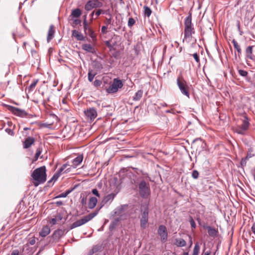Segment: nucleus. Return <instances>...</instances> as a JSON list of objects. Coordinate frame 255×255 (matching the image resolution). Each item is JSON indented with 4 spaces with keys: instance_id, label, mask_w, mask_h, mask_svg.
I'll return each mask as SVG.
<instances>
[{
    "instance_id": "5701e85b",
    "label": "nucleus",
    "mask_w": 255,
    "mask_h": 255,
    "mask_svg": "<svg viewBox=\"0 0 255 255\" xmlns=\"http://www.w3.org/2000/svg\"><path fill=\"white\" fill-rule=\"evenodd\" d=\"M34 142V139L32 137L28 136L23 142V147L24 148H29Z\"/></svg>"
},
{
    "instance_id": "0e129e2a",
    "label": "nucleus",
    "mask_w": 255,
    "mask_h": 255,
    "mask_svg": "<svg viewBox=\"0 0 255 255\" xmlns=\"http://www.w3.org/2000/svg\"><path fill=\"white\" fill-rule=\"evenodd\" d=\"M50 223L52 224V225H54L57 223V219L56 218H52L50 221Z\"/></svg>"
},
{
    "instance_id": "680f3d73",
    "label": "nucleus",
    "mask_w": 255,
    "mask_h": 255,
    "mask_svg": "<svg viewBox=\"0 0 255 255\" xmlns=\"http://www.w3.org/2000/svg\"><path fill=\"white\" fill-rule=\"evenodd\" d=\"M53 123H52L51 124L43 123L42 124L41 126L48 128H50L52 125H53Z\"/></svg>"
},
{
    "instance_id": "4c0bfd02",
    "label": "nucleus",
    "mask_w": 255,
    "mask_h": 255,
    "mask_svg": "<svg viewBox=\"0 0 255 255\" xmlns=\"http://www.w3.org/2000/svg\"><path fill=\"white\" fill-rule=\"evenodd\" d=\"M92 70L91 69H89L88 73V80L91 82L93 81V79H94L95 75L97 74V73H92Z\"/></svg>"
},
{
    "instance_id": "a18cd8bd",
    "label": "nucleus",
    "mask_w": 255,
    "mask_h": 255,
    "mask_svg": "<svg viewBox=\"0 0 255 255\" xmlns=\"http://www.w3.org/2000/svg\"><path fill=\"white\" fill-rule=\"evenodd\" d=\"M135 23V20L132 17L128 18V25L129 27H131Z\"/></svg>"
},
{
    "instance_id": "aec40b11",
    "label": "nucleus",
    "mask_w": 255,
    "mask_h": 255,
    "mask_svg": "<svg viewBox=\"0 0 255 255\" xmlns=\"http://www.w3.org/2000/svg\"><path fill=\"white\" fill-rule=\"evenodd\" d=\"M72 35L73 36L75 37L77 40L84 41L85 40V36H84L83 34L76 30H72Z\"/></svg>"
},
{
    "instance_id": "37998d69",
    "label": "nucleus",
    "mask_w": 255,
    "mask_h": 255,
    "mask_svg": "<svg viewBox=\"0 0 255 255\" xmlns=\"http://www.w3.org/2000/svg\"><path fill=\"white\" fill-rule=\"evenodd\" d=\"M112 40V39H111L110 40H107V41H105V45L106 46L110 49V50H111L113 47L116 44V42H114V43L113 44H111V41Z\"/></svg>"
},
{
    "instance_id": "f704fd0d",
    "label": "nucleus",
    "mask_w": 255,
    "mask_h": 255,
    "mask_svg": "<svg viewBox=\"0 0 255 255\" xmlns=\"http://www.w3.org/2000/svg\"><path fill=\"white\" fill-rule=\"evenodd\" d=\"M142 95L143 91L139 90L135 93L134 96L132 97V100L134 101H139L142 97Z\"/></svg>"
},
{
    "instance_id": "864d4df0",
    "label": "nucleus",
    "mask_w": 255,
    "mask_h": 255,
    "mask_svg": "<svg viewBox=\"0 0 255 255\" xmlns=\"http://www.w3.org/2000/svg\"><path fill=\"white\" fill-rule=\"evenodd\" d=\"M102 84V81L100 80L96 79L94 82V86L96 87H100Z\"/></svg>"
},
{
    "instance_id": "f257e3e1",
    "label": "nucleus",
    "mask_w": 255,
    "mask_h": 255,
    "mask_svg": "<svg viewBox=\"0 0 255 255\" xmlns=\"http://www.w3.org/2000/svg\"><path fill=\"white\" fill-rule=\"evenodd\" d=\"M46 167L43 166L35 169L31 174V176L35 181L34 182L35 186H37L39 184L44 183L46 180Z\"/></svg>"
},
{
    "instance_id": "09e8293b",
    "label": "nucleus",
    "mask_w": 255,
    "mask_h": 255,
    "mask_svg": "<svg viewBox=\"0 0 255 255\" xmlns=\"http://www.w3.org/2000/svg\"><path fill=\"white\" fill-rule=\"evenodd\" d=\"M42 152V149L40 147L38 148L36 150V152L35 153V156H34V159L35 160H37L39 156V155L41 154Z\"/></svg>"
},
{
    "instance_id": "c756f323",
    "label": "nucleus",
    "mask_w": 255,
    "mask_h": 255,
    "mask_svg": "<svg viewBox=\"0 0 255 255\" xmlns=\"http://www.w3.org/2000/svg\"><path fill=\"white\" fill-rule=\"evenodd\" d=\"M97 203V199L95 197H92L90 198L88 203V207L89 209H92L95 207Z\"/></svg>"
},
{
    "instance_id": "b1692460",
    "label": "nucleus",
    "mask_w": 255,
    "mask_h": 255,
    "mask_svg": "<svg viewBox=\"0 0 255 255\" xmlns=\"http://www.w3.org/2000/svg\"><path fill=\"white\" fill-rule=\"evenodd\" d=\"M54 32V26L53 25H51L49 27L47 37V40L48 42L53 38Z\"/></svg>"
},
{
    "instance_id": "20e7f679",
    "label": "nucleus",
    "mask_w": 255,
    "mask_h": 255,
    "mask_svg": "<svg viewBox=\"0 0 255 255\" xmlns=\"http://www.w3.org/2000/svg\"><path fill=\"white\" fill-rule=\"evenodd\" d=\"M138 191L140 196L144 199L147 198L150 195V189L148 183L142 180L138 184Z\"/></svg>"
},
{
    "instance_id": "49530a36",
    "label": "nucleus",
    "mask_w": 255,
    "mask_h": 255,
    "mask_svg": "<svg viewBox=\"0 0 255 255\" xmlns=\"http://www.w3.org/2000/svg\"><path fill=\"white\" fill-rule=\"evenodd\" d=\"M200 248L199 245L198 243L197 242L195 244V246H194V249H193V253L198 254L199 252V251H200Z\"/></svg>"
},
{
    "instance_id": "69168bd1",
    "label": "nucleus",
    "mask_w": 255,
    "mask_h": 255,
    "mask_svg": "<svg viewBox=\"0 0 255 255\" xmlns=\"http://www.w3.org/2000/svg\"><path fill=\"white\" fill-rule=\"evenodd\" d=\"M35 243V238H33L32 239H31L29 241V244L30 245H34Z\"/></svg>"
},
{
    "instance_id": "338daca9",
    "label": "nucleus",
    "mask_w": 255,
    "mask_h": 255,
    "mask_svg": "<svg viewBox=\"0 0 255 255\" xmlns=\"http://www.w3.org/2000/svg\"><path fill=\"white\" fill-rule=\"evenodd\" d=\"M11 255H19V251L17 250H14L12 252Z\"/></svg>"
},
{
    "instance_id": "0eeeda50",
    "label": "nucleus",
    "mask_w": 255,
    "mask_h": 255,
    "mask_svg": "<svg viewBox=\"0 0 255 255\" xmlns=\"http://www.w3.org/2000/svg\"><path fill=\"white\" fill-rule=\"evenodd\" d=\"M141 214L140 218V227L144 229L146 228L148 221L149 210L148 207L145 206L140 209Z\"/></svg>"
},
{
    "instance_id": "f8f14e48",
    "label": "nucleus",
    "mask_w": 255,
    "mask_h": 255,
    "mask_svg": "<svg viewBox=\"0 0 255 255\" xmlns=\"http://www.w3.org/2000/svg\"><path fill=\"white\" fill-rule=\"evenodd\" d=\"M157 233L160 237L161 242L163 243L165 242L168 237V233L166 227L164 225H160L158 227Z\"/></svg>"
},
{
    "instance_id": "6e6552de",
    "label": "nucleus",
    "mask_w": 255,
    "mask_h": 255,
    "mask_svg": "<svg viewBox=\"0 0 255 255\" xmlns=\"http://www.w3.org/2000/svg\"><path fill=\"white\" fill-rule=\"evenodd\" d=\"M65 231L66 230L65 229L62 230L60 229L55 230L51 236L47 238V243L45 245H48L58 241L64 235Z\"/></svg>"
},
{
    "instance_id": "603ef678",
    "label": "nucleus",
    "mask_w": 255,
    "mask_h": 255,
    "mask_svg": "<svg viewBox=\"0 0 255 255\" xmlns=\"http://www.w3.org/2000/svg\"><path fill=\"white\" fill-rule=\"evenodd\" d=\"M192 177L193 178L196 179L199 177V172L196 170H194L192 173Z\"/></svg>"
},
{
    "instance_id": "c03bdc74",
    "label": "nucleus",
    "mask_w": 255,
    "mask_h": 255,
    "mask_svg": "<svg viewBox=\"0 0 255 255\" xmlns=\"http://www.w3.org/2000/svg\"><path fill=\"white\" fill-rule=\"evenodd\" d=\"M38 80H34L33 81L29 86L28 87V91L29 92L30 91H32L33 89L35 88V86L36 85V84L37 83Z\"/></svg>"
},
{
    "instance_id": "72a5a7b5",
    "label": "nucleus",
    "mask_w": 255,
    "mask_h": 255,
    "mask_svg": "<svg viewBox=\"0 0 255 255\" xmlns=\"http://www.w3.org/2000/svg\"><path fill=\"white\" fill-rule=\"evenodd\" d=\"M186 242L183 239H176L175 240V245L177 247H183L186 246Z\"/></svg>"
},
{
    "instance_id": "6e6d98bb",
    "label": "nucleus",
    "mask_w": 255,
    "mask_h": 255,
    "mask_svg": "<svg viewBox=\"0 0 255 255\" xmlns=\"http://www.w3.org/2000/svg\"><path fill=\"white\" fill-rule=\"evenodd\" d=\"M5 131L9 135H12V136L14 135V132L13 130L10 128H5Z\"/></svg>"
},
{
    "instance_id": "412c9836",
    "label": "nucleus",
    "mask_w": 255,
    "mask_h": 255,
    "mask_svg": "<svg viewBox=\"0 0 255 255\" xmlns=\"http://www.w3.org/2000/svg\"><path fill=\"white\" fill-rule=\"evenodd\" d=\"M81 14L82 10L80 8H77L72 10L70 16L71 17V19H73V18L79 17Z\"/></svg>"
},
{
    "instance_id": "e433bc0d",
    "label": "nucleus",
    "mask_w": 255,
    "mask_h": 255,
    "mask_svg": "<svg viewBox=\"0 0 255 255\" xmlns=\"http://www.w3.org/2000/svg\"><path fill=\"white\" fill-rule=\"evenodd\" d=\"M86 36H88L89 37H90L92 39V41L94 42H96L97 40V34H96L94 30L89 33H88V34H87Z\"/></svg>"
},
{
    "instance_id": "c85d7f7f",
    "label": "nucleus",
    "mask_w": 255,
    "mask_h": 255,
    "mask_svg": "<svg viewBox=\"0 0 255 255\" xmlns=\"http://www.w3.org/2000/svg\"><path fill=\"white\" fill-rule=\"evenodd\" d=\"M120 220L119 218H116L113 221H112L109 226V230L111 231H112L113 230H114L116 228V227L118 226V223L120 222Z\"/></svg>"
},
{
    "instance_id": "13d9d810",
    "label": "nucleus",
    "mask_w": 255,
    "mask_h": 255,
    "mask_svg": "<svg viewBox=\"0 0 255 255\" xmlns=\"http://www.w3.org/2000/svg\"><path fill=\"white\" fill-rule=\"evenodd\" d=\"M73 20V24H75V25H81V20L79 19H72Z\"/></svg>"
},
{
    "instance_id": "a19ab883",
    "label": "nucleus",
    "mask_w": 255,
    "mask_h": 255,
    "mask_svg": "<svg viewBox=\"0 0 255 255\" xmlns=\"http://www.w3.org/2000/svg\"><path fill=\"white\" fill-rule=\"evenodd\" d=\"M188 221L190 223L191 228L192 229H195L196 227V225L193 217L191 216H189Z\"/></svg>"
},
{
    "instance_id": "7c9ffc66",
    "label": "nucleus",
    "mask_w": 255,
    "mask_h": 255,
    "mask_svg": "<svg viewBox=\"0 0 255 255\" xmlns=\"http://www.w3.org/2000/svg\"><path fill=\"white\" fill-rule=\"evenodd\" d=\"M83 155H79L76 158L73 159L72 161L73 164L76 167L79 165L83 161Z\"/></svg>"
},
{
    "instance_id": "6ab92c4d",
    "label": "nucleus",
    "mask_w": 255,
    "mask_h": 255,
    "mask_svg": "<svg viewBox=\"0 0 255 255\" xmlns=\"http://www.w3.org/2000/svg\"><path fill=\"white\" fill-rule=\"evenodd\" d=\"M83 29L86 35L93 30V29L90 26L86 19H84L83 22Z\"/></svg>"
},
{
    "instance_id": "a878e982",
    "label": "nucleus",
    "mask_w": 255,
    "mask_h": 255,
    "mask_svg": "<svg viewBox=\"0 0 255 255\" xmlns=\"http://www.w3.org/2000/svg\"><path fill=\"white\" fill-rule=\"evenodd\" d=\"M116 194L115 193H111L110 194H108V195L104 197L102 201V202L104 203V204H107L108 202L111 203L113 200Z\"/></svg>"
},
{
    "instance_id": "2eb2a0df",
    "label": "nucleus",
    "mask_w": 255,
    "mask_h": 255,
    "mask_svg": "<svg viewBox=\"0 0 255 255\" xmlns=\"http://www.w3.org/2000/svg\"><path fill=\"white\" fill-rule=\"evenodd\" d=\"M238 71L239 74L241 76L243 77L246 82L251 83L253 82V79L251 76L249 75V73L247 71L243 69H239Z\"/></svg>"
},
{
    "instance_id": "9b49d317",
    "label": "nucleus",
    "mask_w": 255,
    "mask_h": 255,
    "mask_svg": "<svg viewBox=\"0 0 255 255\" xmlns=\"http://www.w3.org/2000/svg\"><path fill=\"white\" fill-rule=\"evenodd\" d=\"M249 125L248 118L247 117H245L242 125L240 126H238L236 129V132L239 134H245L249 128Z\"/></svg>"
},
{
    "instance_id": "8fccbe9b",
    "label": "nucleus",
    "mask_w": 255,
    "mask_h": 255,
    "mask_svg": "<svg viewBox=\"0 0 255 255\" xmlns=\"http://www.w3.org/2000/svg\"><path fill=\"white\" fill-rule=\"evenodd\" d=\"M248 159L246 157L243 158L240 162L241 167H244L246 166L247 164V161Z\"/></svg>"
},
{
    "instance_id": "5fc2aeb1",
    "label": "nucleus",
    "mask_w": 255,
    "mask_h": 255,
    "mask_svg": "<svg viewBox=\"0 0 255 255\" xmlns=\"http://www.w3.org/2000/svg\"><path fill=\"white\" fill-rule=\"evenodd\" d=\"M109 15V18L107 17L106 18V21L105 22V23L106 24V25L108 26L109 24H111L112 23V15L109 12L108 14Z\"/></svg>"
},
{
    "instance_id": "4d7b16f0",
    "label": "nucleus",
    "mask_w": 255,
    "mask_h": 255,
    "mask_svg": "<svg viewBox=\"0 0 255 255\" xmlns=\"http://www.w3.org/2000/svg\"><path fill=\"white\" fill-rule=\"evenodd\" d=\"M192 56L197 63H200V58L197 53H194Z\"/></svg>"
},
{
    "instance_id": "58836bf2",
    "label": "nucleus",
    "mask_w": 255,
    "mask_h": 255,
    "mask_svg": "<svg viewBox=\"0 0 255 255\" xmlns=\"http://www.w3.org/2000/svg\"><path fill=\"white\" fill-rule=\"evenodd\" d=\"M144 14L147 17H149L152 13V10L150 7L147 6H144Z\"/></svg>"
},
{
    "instance_id": "423d86ee",
    "label": "nucleus",
    "mask_w": 255,
    "mask_h": 255,
    "mask_svg": "<svg viewBox=\"0 0 255 255\" xmlns=\"http://www.w3.org/2000/svg\"><path fill=\"white\" fill-rule=\"evenodd\" d=\"M123 86V83L121 80L118 78H114L112 83L108 88L106 87V92L109 94H114L117 92L119 89Z\"/></svg>"
},
{
    "instance_id": "f3484780",
    "label": "nucleus",
    "mask_w": 255,
    "mask_h": 255,
    "mask_svg": "<svg viewBox=\"0 0 255 255\" xmlns=\"http://www.w3.org/2000/svg\"><path fill=\"white\" fill-rule=\"evenodd\" d=\"M254 46H249L246 49V58H249L255 62V55L253 54Z\"/></svg>"
},
{
    "instance_id": "c9c22d12",
    "label": "nucleus",
    "mask_w": 255,
    "mask_h": 255,
    "mask_svg": "<svg viewBox=\"0 0 255 255\" xmlns=\"http://www.w3.org/2000/svg\"><path fill=\"white\" fill-rule=\"evenodd\" d=\"M232 42L233 44L235 49H236L237 51H238L239 56H240V54H241L242 51L240 45L238 44L237 41L234 39H233Z\"/></svg>"
},
{
    "instance_id": "4468645a",
    "label": "nucleus",
    "mask_w": 255,
    "mask_h": 255,
    "mask_svg": "<svg viewBox=\"0 0 255 255\" xmlns=\"http://www.w3.org/2000/svg\"><path fill=\"white\" fill-rule=\"evenodd\" d=\"M85 116L90 121H93L97 117V112L95 108H90L84 112Z\"/></svg>"
},
{
    "instance_id": "9d476101",
    "label": "nucleus",
    "mask_w": 255,
    "mask_h": 255,
    "mask_svg": "<svg viewBox=\"0 0 255 255\" xmlns=\"http://www.w3.org/2000/svg\"><path fill=\"white\" fill-rule=\"evenodd\" d=\"M176 82L178 87L181 93L189 98L190 93L186 81H185L183 78H180L179 77L177 79Z\"/></svg>"
},
{
    "instance_id": "a211bd4d",
    "label": "nucleus",
    "mask_w": 255,
    "mask_h": 255,
    "mask_svg": "<svg viewBox=\"0 0 255 255\" xmlns=\"http://www.w3.org/2000/svg\"><path fill=\"white\" fill-rule=\"evenodd\" d=\"M128 207V205L127 204L122 205L118 207L115 209L113 216L121 215Z\"/></svg>"
},
{
    "instance_id": "cd10ccee",
    "label": "nucleus",
    "mask_w": 255,
    "mask_h": 255,
    "mask_svg": "<svg viewBox=\"0 0 255 255\" xmlns=\"http://www.w3.org/2000/svg\"><path fill=\"white\" fill-rule=\"evenodd\" d=\"M92 65L95 69L98 71H100L103 68L101 62L97 60H95L92 62Z\"/></svg>"
},
{
    "instance_id": "dca6fc26",
    "label": "nucleus",
    "mask_w": 255,
    "mask_h": 255,
    "mask_svg": "<svg viewBox=\"0 0 255 255\" xmlns=\"http://www.w3.org/2000/svg\"><path fill=\"white\" fill-rule=\"evenodd\" d=\"M203 228L208 230V233L210 237L215 238L216 237L218 233V229L213 228L208 225H204Z\"/></svg>"
},
{
    "instance_id": "2f4dec72",
    "label": "nucleus",
    "mask_w": 255,
    "mask_h": 255,
    "mask_svg": "<svg viewBox=\"0 0 255 255\" xmlns=\"http://www.w3.org/2000/svg\"><path fill=\"white\" fill-rule=\"evenodd\" d=\"M75 188V187L71 188L68 190H67L65 192L60 194L55 197V198H65L71 192H72Z\"/></svg>"
},
{
    "instance_id": "3c124183",
    "label": "nucleus",
    "mask_w": 255,
    "mask_h": 255,
    "mask_svg": "<svg viewBox=\"0 0 255 255\" xmlns=\"http://www.w3.org/2000/svg\"><path fill=\"white\" fill-rule=\"evenodd\" d=\"M253 151V150L252 148H250L249 149L247 155L246 156V158L248 159H249L250 158L253 157L254 156V154L252 153V152Z\"/></svg>"
},
{
    "instance_id": "39448f33",
    "label": "nucleus",
    "mask_w": 255,
    "mask_h": 255,
    "mask_svg": "<svg viewBox=\"0 0 255 255\" xmlns=\"http://www.w3.org/2000/svg\"><path fill=\"white\" fill-rule=\"evenodd\" d=\"M98 214V212H92L89 214H88L87 216H84L82 219L76 221V222H74L73 224H72L70 226V229L72 230L73 229L76 227L81 226L87 222H89L91 220H92L94 217H95Z\"/></svg>"
},
{
    "instance_id": "79ce46f5",
    "label": "nucleus",
    "mask_w": 255,
    "mask_h": 255,
    "mask_svg": "<svg viewBox=\"0 0 255 255\" xmlns=\"http://www.w3.org/2000/svg\"><path fill=\"white\" fill-rule=\"evenodd\" d=\"M68 166L67 163L64 164L62 165V166L58 169L57 171L56 172V173H59L58 175L59 176L61 175V173L64 170V169L66 168V167Z\"/></svg>"
},
{
    "instance_id": "774afa93",
    "label": "nucleus",
    "mask_w": 255,
    "mask_h": 255,
    "mask_svg": "<svg viewBox=\"0 0 255 255\" xmlns=\"http://www.w3.org/2000/svg\"><path fill=\"white\" fill-rule=\"evenodd\" d=\"M251 231L254 233V234L255 235V223H254L252 227H251Z\"/></svg>"
},
{
    "instance_id": "bb28decb",
    "label": "nucleus",
    "mask_w": 255,
    "mask_h": 255,
    "mask_svg": "<svg viewBox=\"0 0 255 255\" xmlns=\"http://www.w3.org/2000/svg\"><path fill=\"white\" fill-rule=\"evenodd\" d=\"M82 49L87 52L93 54L95 53V50L93 47L90 44H84L82 45Z\"/></svg>"
},
{
    "instance_id": "ea45409f",
    "label": "nucleus",
    "mask_w": 255,
    "mask_h": 255,
    "mask_svg": "<svg viewBox=\"0 0 255 255\" xmlns=\"http://www.w3.org/2000/svg\"><path fill=\"white\" fill-rule=\"evenodd\" d=\"M59 173H55L54 174V175H53V176L52 177V178H51L50 180H49L48 182H47V184H49V186H50V184H52V185L53 184V183H52V181H53L54 182L56 181L58 179V178L59 177V175H58Z\"/></svg>"
},
{
    "instance_id": "7ed1b4c3",
    "label": "nucleus",
    "mask_w": 255,
    "mask_h": 255,
    "mask_svg": "<svg viewBox=\"0 0 255 255\" xmlns=\"http://www.w3.org/2000/svg\"><path fill=\"white\" fill-rule=\"evenodd\" d=\"M119 176L121 182H130L132 184L135 183L134 178L136 176L128 168L121 169L119 172Z\"/></svg>"
},
{
    "instance_id": "f03ea898",
    "label": "nucleus",
    "mask_w": 255,
    "mask_h": 255,
    "mask_svg": "<svg viewBox=\"0 0 255 255\" xmlns=\"http://www.w3.org/2000/svg\"><path fill=\"white\" fill-rule=\"evenodd\" d=\"M194 33V25L192 23V13L191 12H189L184 20V39H183V42H184L185 39L190 38Z\"/></svg>"
},
{
    "instance_id": "e2e57ef3",
    "label": "nucleus",
    "mask_w": 255,
    "mask_h": 255,
    "mask_svg": "<svg viewBox=\"0 0 255 255\" xmlns=\"http://www.w3.org/2000/svg\"><path fill=\"white\" fill-rule=\"evenodd\" d=\"M55 218L57 219V221H60L62 220L63 217L60 214H58Z\"/></svg>"
},
{
    "instance_id": "ddd939ff",
    "label": "nucleus",
    "mask_w": 255,
    "mask_h": 255,
    "mask_svg": "<svg viewBox=\"0 0 255 255\" xmlns=\"http://www.w3.org/2000/svg\"><path fill=\"white\" fill-rule=\"evenodd\" d=\"M193 146H200L201 150L199 151L198 154H199L201 151V150H206V143L203 141L201 138H196L194 139L192 141Z\"/></svg>"
},
{
    "instance_id": "393cba45",
    "label": "nucleus",
    "mask_w": 255,
    "mask_h": 255,
    "mask_svg": "<svg viewBox=\"0 0 255 255\" xmlns=\"http://www.w3.org/2000/svg\"><path fill=\"white\" fill-rule=\"evenodd\" d=\"M108 13H109V11L108 10H103V9H99L97 10L96 11H93L90 14V15H91V17H92V18H93V16H94V15L95 14V15L96 16V17L95 18V19H96L97 17H98L101 14H108Z\"/></svg>"
},
{
    "instance_id": "4be33fe9",
    "label": "nucleus",
    "mask_w": 255,
    "mask_h": 255,
    "mask_svg": "<svg viewBox=\"0 0 255 255\" xmlns=\"http://www.w3.org/2000/svg\"><path fill=\"white\" fill-rule=\"evenodd\" d=\"M50 233V229L47 225L42 227L41 231L39 232V235L42 237H46Z\"/></svg>"
},
{
    "instance_id": "1a4fd4ad",
    "label": "nucleus",
    "mask_w": 255,
    "mask_h": 255,
    "mask_svg": "<svg viewBox=\"0 0 255 255\" xmlns=\"http://www.w3.org/2000/svg\"><path fill=\"white\" fill-rule=\"evenodd\" d=\"M3 106L6 108L9 111L16 116L24 118L28 115V113L24 110L7 104H3Z\"/></svg>"
},
{
    "instance_id": "052dcab7",
    "label": "nucleus",
    "mask_w": 255,
    "mask_h": 255,
    "mask_svg": "<svg viewBox=\"0 0 255 255\" xmlns=\"http://www.w3.org/2000/svg\"><path fill=\"white\" fill-rule=\"evenodd\" d=\"M92 193L94 195L96 196L97 197H100V195L99 193L98 190L96 188L92 189Z\"/></svg>"
},
{
    "instance_id": "de8ad7c7",
    "label": "nucleus",
    "mask_w": 255,
    "mask_h": 255,
    "mask_svg": "<svg viewBox=\"0 0 255 255\" xmlns=\"http://www.w3.org/2000/svg\"><path fill=\"white\" fill-rule=\"evenodd\" d=\"M94 3L95 8L101 7L103 6V4L102 2L100 1L99 0H93Z\"/></svg>"
},
{
    "instance_id": "473e14b6",
    "label": "nucleus",
    "mask_w": 255,
    "mask_h": 255,
    "mask_svg": "<svg viewBox=\"0 0 255 255\" xmlns=\"http://www.w3.org/2000/svg\"><path fill=\"white\" fill-rule=\"evenodd\" d=\"M95 8L93 0H89L85 5V9L87 11H90L93 8Z\"/></svg>"
},
{
    "instance_id": "bf43d9fd",
    "label": "nucleus",
    "mask_w": 255,
    "mask_h": 255,
    "mask_svg": "<svg viewBox=\"0 0 255 255\" xmlns=\"http://www.w3.org/2000/svg\"><path fill=\"white\" fill-rule=\"evenodd\" d=\"M108 26L107 25H103L101 27V33L103 34H106L107 33Z\"/></svg>"
}]
</instances>
